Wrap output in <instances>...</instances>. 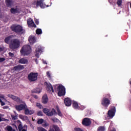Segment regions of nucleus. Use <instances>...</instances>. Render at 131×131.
I'll return each mask as SVG.
<instances>
[{"label": "nucleus", "mask_w": 131, "mask_h": 131, "mask_svg": "<svg viewBox=\"0 0 131 131\" xmlns=\"http://www.w3.org/2000/svg\"><path fill=\"white\" fill-rule=\"evenodd\" d=\"M13 37V35L8 36L5 38L4 41L7 44H9H9V48L10 49H12V50H15V49H17L20 47L21 42L19 39L15 38L12 40Z\"/></svg>", "instance_id": "f257e3e1"}, {"label": "nucleus", "mask_w": 131, "mask_h": 131, "mask_svg": "<svg viewBox=\"0 0 131 131\" xmlns=\"http://www.w3.org/2000/svg\"><path fill=\"white\" fill-rule=\"evenodd\" d=\"M42 111L47 116H53V115H56L57 114L59 115V116H63V114L62 112H61V110H60L59 107H57V111L54 108H52V109L43 108Z\"/></svg>", "instance_id": "f03ea898"}, {"label": "nucleus", "mask_w": 131, "mask_h": 131, "mask_svg": "<svg viewBox=\"0 0 131 131\" xmlns=\"http://www.w3.org/2000/svg\"><path fill=\"white\" fill-rule=\"evenodd\" d=\"M11 29L12 32L17 34L23 35L25 32V30L20 25H12L11 27Z\"/></svg>", "instance_id": "7ed1b4c3"}, {"label": "nucleus", "mask_w": 131, "mask_h": 131, "mask_svg": "<svg viewBox=\"0 0 131 131\" xmlns=\"http://www.w3.org/2000/svg\"><path fill=\"white\" fill-rule=\"evenodd\" d=\"M31 47L30 45H24L20 49V54L25 56L26 55H29L31 53Z\"/></svg>", "instance_id": "20e7f679"}, {"label": "nucleus", "mask_w": 131, "mask_h": 131, "mask_svg": "<svg viewBox=\"0 0 131 131\" xmlns=\"http://www.w3.org/2000/svg\"><path fill=\"white\" fill-rule=\"evenodd\" d=\"M111 96L110 94H107L101 100V105L104 107H108L111 103Z\"/></svg>", "instance_id": "39448f33"}, {"label": "nucleus", "mask_w": 131, "mask_h": 131, "mask_svg": "<svg viewBox=\"0 0 131 131\" xmlns=\"http://www.w3.org/2000/svg\"><path fill=\"white\" fill-rule=\"evenodd\" d=\"M38 73H34V72H31V73L28 74V79L30 82L36 81L38 79Z\"/></svg>", "instance_id": "423d86ee"}, {"label": "nucleus", "mask_w": 131, "mask_h": 131, "mask_svg": "<svg viewBox=\"0 0 131 131\" xmlns=\"http://www.w3.org/2000/svg\"><path fill=\"white\" fill-rule=\"evenodd\" d=\"M45 0H40V1H34L33 4L36 5V8H38L39 6L41 8H46V7H49V6H47L46 4H44L43 2Z\"/></svg>", "instance_id": "0eeeda50"}, {"label": "nucleus", "mask_w": 131, "mask_h": 131, "mask_svg": "<svg viewBox=\"0 0 131 131\" xmlns=\"http://www.w3.org/2000/svg\"><path fill=\"white\" fill-rule=\"evenodd\" d=\"M57 90H58V95L59 97H61V96H64L66 95V89L63 85H59L57 88Z\"/></svg>", "instance_id": "6e6552de"}, {"label": "nucleus", "mask_w": 131, "mask_h": 131, "mask_svg": "<svg viewBox=\"0 0 131 131\" xmlns=\"http://www.w3.org/2000/svg\"><path fill=\"white\" fill-rule=\"evenodd\" d=\"M116 111V109L115 106H112L107 112V116L108 117H110V118H113L114 116L115 115Z\"/></svg>", "instance_id": "1a4fd4ad"}, {"label": "nucleus", "mask_w": 131, "mask_h": 131, "mask_svg": "<svg viewBox=\"0 0 131 131\" xmlns=\"http://www.w3.org/2000/svg\"><path fill=\"white\" fill-rule=\"evenodd\" d=\"M82 123L85 126H89V125H91L92 122L90 118L85 117L82 119Z\"/></svg>", "instance_id": "9d476101"}, {"label": "nucleus", "mask_w": 131, "mask_h": 131, "mask_svg": "<svg viewBox=\"0 0 131 131\" xmlns=\"http://www.w3.org/2000/svg\"><path fill=\"white\" fill-rule=\"evenodd\" d=\"M27 25L29 28H36L37 26L34 24V21H33L32 18H29V19H27Z\"/></svg>", "instance_id": "9b49d317"}, {"label": "nucleus", "mask_w": 131, "mask_h": 131, "mask_svg": "<svg viewBox=\"0 0 131 131\" xmlns=\"http://www.w3.org/2000/svg\"><path fill=\"white\" fill-rule=\"evenodd\" d=\"M43 49V48L42 47V46H38L37 48L36 49V54L35 56L36 57L39 58L40 54H41V52H42V50Z\"/></svg>", "instance_id": "f8f14e48"}, {"label": "nucleus", "mask_w": 131, "mask_h": 131, "mask_svg": "<svg viewBox=\"0 0 131 131\" xmlns=\"http://www.w3.org/2000/svg\"><path fill=\"white\" fill-rule=\"evenodd\" d=\"M23 69H25V66L23 64H17L13 67V70L15 71H21Z\"/></svg>", "instance_id": "ddd939ff"}, {"label": "nucleus", "mask_w": 131, "mask_h": 131, "mask_svg": "<svg viewBox=\"0 0 131 131\" xmlns=\"http://www.w3.org/2000/svg\"><path fill=\"white\" fill-rule=\"evenodd\" d=\"M25 105V108L24 109L25 110V114L28 115V114H33L34 113V110H29V109L28 108L27 105Z\"/></svg>", "instance_id": "4468645a"}, {"label": "nucleus", "mask_w": 131, "mask_h": 131, "mask_svg": "<svg viewBox=\"0 0 131 131\" xmlns=\"http://www.w3.org/2000/svg\"><path fill=\"white\" fill-rule=\"evenodd\" d=\"M64 103L66 106H71L72 104V100L70 98H65Z\"/></svg>", "instance_id": "2eb2a0df"}, {"label": "nucleus", "mask_w": 131, "mask_h": 131, "mask_svg": "<svg viewBox=\"0 0 131 131\" xmlns=\"http://www.w3.org/2000/svg\"><path fill=\"white\" fill-rule=\"evenodd\" d=\"M26 106L25 104H20V105H17L16 106V109L17 111H20L21 110H24L25 109Z\"/></svg>", "instance_id": "dca6fc26"}, {"label": "nucleus", "mask_w": 131, "mask_h": 131, "mask_svg": "<svg viewBox=\"0 0 131 131\" xmlns=\"http://www.w3.org/2000/svg\"><path fill=\"white\" fill-rule=\"evenodd\" d=\"M47 90L49 92H52V93H54V90L53 89V85L51 84V83H46Z\"/></svg>", "instance_id": "f3484780"}, {"label": "nucleus", "mask_w": 131, "mask_h": 131, "mask_svg": "<svg viewBox=\"0 0 131 131\" xmlns=\"http://www.w3.org/2000/svg\"><path fill=\"white\" fill-rule=\"evenodd\" d=\"M10 12L12 14H16V13H20V10L18 8H11L10 9Z\"/></svg>", "instance_id": "a211bd4d"}, {"label": "nucleus", "mask_w": 131, "mask_h": 131, "mask_svg": "<svg viewBox=\"0 0 131 131\" xmlns=\"http://www.w3.org/2000/svg\"><path fill=\"white\" fill-rule=\"evenodd\" d=\"M48 101L49 99L47 95H44V96L42 97V102L43 103V104H47Z\"/></svg>", "instance_id": "6ab92c4d"}, {"label": "nucleus", "mask_w": 131, "mask_h": 131, "mask_svg": "<svg viewBox=\"0 0 131 131\" xmlns=\"http://www.w3.org/2000/svg\"><path fill=\"white\" fill-rule=\"evenodd\" d=\"M5 3L7 7H12L13 4V0H6Z\"/></svg>", "instance_id": "aec40b11"}, {"label": "nucleus", "mask_w": 131, "mask_h": 131, "mask_svg": "<svg viewBox=\"0 0 131 131\" xmlns=\"http://www.w3.org/2000/svg\"><path fill=\"white\" fill-rule=\"evenodd\" d=\"M41 91L40 89L37 88V89H34V90H32L31 91V93L32 94H39L41 93Z\"/></svg>", "instance_id": "412c9836"}, {"label": "nucleus", "mask_w": 131, "mask_h": 131, "mask_svg": "<svg viewBox=\"0 0 131 131\" xmlns=\"http://www.w3.org/2000/svg\"><path fill=\"white\" fill-rule=\"evenodd\" d=\"M18 62H19V63H27V62H28V59H26V58H20L18 60Z\"/></svg>", "instance_id": "4be33fe9"}, {"label": "nucleus", "mask_w": 131, "mask_h": 131, "mask_svg": "<svg viewBox=\"0 0 131 131\" xmlns=\"http://www.w3.org/2000/svg\"><path fill=\"white\" fill-rule=\"evenodd\" d=\"M73 107L75 108V109H79L78 103L76 101L73 102Z\"/></svg>", "instance_id": "5701e85b"}, {"label": "nucleus", "mask_w": 131, "mask_h": 131, "mask_svg": "<svg viewBox=\"0 0 131 131\" xmlns=\"http://www.w3.org/2000/svg\"><path fill=\"white\" fill-rule=\"evenodd\" d=\"M19 117L23 120H25L26 119H28V116H27V115H23L22 114H19Z\"/></svg>", "instance_id": "b1692460"}, {"label": "nucleus", "mask_w": 131, "mask_h": 131, "mask_svg": "<svg viewBox=\"0 0 131 131\" xmlns=\"http://www.w3.org/2000/svg\"><path fill=\"white\" fill-rule=\"evenodd\" d=\"M29 41V42H31L32 43H35L36 42L35 37H30Z\"/></svg>", "instance_id": "393cba45"}, {"label": "nucleus", "mask_w": 131, "mask_h": 131, "mask_svg": "<svg viewBox=\"0 0 131 131\" xmlns=\"http://www.w3.org/2000/svg\"><path fill=\"white\" fill-rule=\"evenodd\" d=\"M97 131H105V128L104 126H100L97 128Z\"/></svg>", "instance_id": "a878e982"}, {"label": "nucleus", "mask_w": 131, "mask_h": 131, "mask_svg": "<svg viewBox=\"0 0 131 131\" xmlns=\"http://www.w3.org/2000/svg\"><path fill=\"white\" fill-rule=\"evenodd\" d=\"M36 33L37 35H41L42 34V31L41 29H37L36 30Z\"/></svg>", "instance_id": "bb28decb"}, {"label": "nucleus", "mask_w": 131, "mask_h": 131, "mask_svg": "<svg viewBox=\"0 0 131 131\" xmlns=\"http://www.w3.org/2000/svg\"><path fill=\"white\" fill-rule=\"evenodd\" d=\"M8 97L11 98L13 100H17L18 99V97H16V96H14L13 95H8Z\"/></svg>", "instance_id": "cd10ccee"}, {"label": "nucleus", "mask_w": 131, "mask_h": 131, "mask_svg": "<svg viewBox=\"0 0 131 131\" xmlns=\"http://www.w3.org/2000/svg\"><path fill=\"white\" fill-rule=\"evenodd\" d=\"M53 126L55 131H61L60 128L57 125H53Z\"/></svg>", "instance_id": "c85d7f7f"}, {"label": "nucleus", "mask_w": 131, "mask_h": 131, "mask_svg": "<svg viewBox=\"0 0 131 131\" xmlns=\"http://www.w3.org/2000/svg\"><path fill=\"white\" fill-rule=\"evenodd\" d=\"M43 121L44 119L43 118H40V119L37 120V123L38 124H41V123H43Z\"/></svg>", "instance_id": "c756f323"}, {"label": "nucleus", "mask_w": 131, "mask_h": 131, "mask_svg": "<svg viewBox=\"0 0 131 131\" xmlns=\"http://www.w3.org/2000/svg\"><path fill=\"white\" fill-rule=\"evenodd\" d=\"M37 130L38 131H47V130H46L44 128H42V127H38L37 128Z\"/></svg>", "instance_id": "7c9ffc66"}, {"label": "nucleus", "mask_w": 131, "mask_h": 131, "mask_svg": "<svg viewBox=\"0 0 131 131\" xmlns=\"http://www.w3.org/2000/svg\"><path fill=\"white\" fill-rule=\"evenodd\" d=\"M11 117H12L13 120H15L18 117L17 115H13V114H11Z\"/></svg>", "instance_id": "2f4dec72"}, {"label": "nucleus", "mask_w": 131, "mask_h": 131, "mask_svg": "<svg viewBox=\"0 0 131 131\" xmlns=\"http://www.w3.org/2000/svg\"><path fill=\"white\" fill-rule=\"evenodd\" d=\"M51 119L54 122H58V121H59V119L57 118V117H53V118H51Z\"/></svg>", "instance_id": "473e14b6"}, {"label": "nucleus", "mask_w": 131, "mask_h": 131, "mask_svg": "<svg viewBox=\"0 0 131 131\" xmlns=\"http://www.w3.org/2000/svg\"><path fill=\"white\" fill-rule=\"evenodd\" d=\"M23 129V126L22 124H19V125H18L19 131H22Z\"/></svg>", "instance_id": "72a5a7b5"}, {"label": "nucleus", "mask_w": 131, "mask_h": 131, "mask_svg": "<svg viewBox=\"0 0 131 131\" xmlns=\"http://www.w3.org/2000/svg\"><path fill=\"white\" fill-rule=\"evenodd\" d=\"M86 108V106H84L83 105H81L80 106H79V109L80 110H84Z\"/></svg>", "instance_id": "f704fd0d"}, {"label": "nucleus", "mask_w": 131, "mask_h": 131, "mask_svg": "<svg viewBox=\"0 0 131 131\" xmlns=\"http://www.w3.org/2000/svg\"><path fill=\"white\" fill-rule=\"evenodd\" d=\"M7 131H12L13 128L11 127V126H7Z\"/></svg>", "instance_id": "c9c22d12"}, {"label": "nucleus", "mask_w": 131, "mask_h": 131, "mask_svg": "<svg viewBox=\"0 0 131 131\" xmlns=\"http://www.w3.org/2000/svg\"><path fill=\"white\" fill-rule=\"evenodd\" d=\"M117 4L118 6H121L122 4V0H117Z\"/></svg>", "instance_id": "e433bc0d"}, {"label": "nucleus", "mask_w": 131, "mask_h": 131, "mask_svg": "<svg viewBox=\"0 0 131 131\" xmlns=\"http://www.w3.org/2000/svg\"><path fill=\"white\" fill-rule=\"evenodd\" d=\"M36 106H37V107H38V108H39L40 109H41L43 107L42 105H41V104H40V103H37Z\"/></svg>", "instance_id": "4c0bfd02"}, {"label": "nucleus", "mask_w": 131, "mask_h": 131, "mask_svg": "<svg viewBox=\"0 0 131 131\" xmlns=\"http://www.w3.org/2000/svg\"><path fill=\"white\" fill-rule=\"evenodd\" d=\"M47 75L50 79H52V76H51V74L50 73V72H47Z\"/></svg>", "instance_id": "58836bf2"}, {"label": "nucleus", "mask_w": 131, "mask_h": 131, "mask_svg": "<svg viewBox=\"0 0 131 131\" xmlns=\"http://www.w3.org/2000/svg\"><path fill=\"white\" fill-rule=\"evenodd\" d=\"M9 55L10 57H14V53H12V52H9Z\"/></svg>", "instance_id": "ea45409f"}, {"label": "nucleus", "mask_w": 131, "mask_h": 131, "mask_svg": "<svg viewBox=\"0 0 131 131\" xmlns=\"http://www.w3.org/2000/svg\"><path fill=\"white\" fill-rule=\"evenodd\" d=\"M37 115H39V116H42L43 112L42 111H39L37 112Z\"/></svg>", "instance_id": "a19ab883"}, {"label": "nucleus", "mask_w": 131, "mask_h": 131, "mask_svg": "<svg viewBox=\"0 0 131 131\" xmlns=\"http://www.w3.org/2000/svg\"><path fill=\"white\" fill-rule=\"evenodd\" d=\"M6 60L5 57H0V62H3Z\"/></svg>", "instance_id": "79ce46f5"}, {"label": "nucleus", "mask_w": 131, "mask_h": 131, "mask_svg": "<svg viewBox=\"0 0 131 131\" xmlns=\"http://www.w3.org/2000/svg\"><path fill=\"white\" fill-rule=\"evenodd\" d=\"M34 21H35V23L36 24V25H39V21L38 19H37V18H35Z\"/></svg>", "instance_id": "37998d69"}, {"label": "nucleus", "mask_w": 131, "mask_h": 131, "mask_svg": "<svg viewBox=\"0 0 131 131\" xmlns=\"http://www.w3.org/2000/svg\"><path fill=\"white\" fill-rule=\"evenodd\" d=\"M74 130L75 131H83V130H82L80 128H75Z\"/></svg>", "instance_id": "c03bdc74"}, {"label": "nucleus", "mask_w": 131, "mask_h": 131, "mask_svg": "<svg viewBox=\"0 0 131 131\" xmlns=\"http://www.w3.org/2000/svg\"><path fill=\"white\" fill-rule=\"evenodd\" d=\"M5 118L4 117H2V116L0 115V121H3V120H5Z\"/></svg>", "instance_id": "a18cd8bd"}, {"label": "nucleus", "mask_w": 131, "mask_h": 131, "mask_svg": "<svg viewBox=\"0 0 131 131\" xmlns=\"http://www.w3.org/2000/svg\"><path fill=\"white\" fill-rule=\"evenodd\" d=\"M49 131H55L54 127H53V128H51L50 129H49Z\"/></svg>", "instance_id": "49530a36"}, {"label": "nucleus", "mask_w": 131, "mask_h": 131, "mask_svg": "<svg viewBox=\"0 0 131 131\" xmlns=\"http://www.w3.org/2000/svg\"><path fill=\"white\" fill-rule=\"evenodd\" d=\"M4 48V47H1V46H0V52H1L2 51H3Z\"/></svg>", "instance_id": "de8ad7c7"}, {"label": "nucleus", "mask_w": 131, "mask_h": 131, "mask_svg": "<svg viewBox=\"0 0 131 131\" xmlns=\"http://www.w3.org/2000/svg\"><path fill=\"white\" fill-rule=\"evenodd\" d=\"M33 96L35 99H38V96L37 95H33Z\"/></svg>", "instance_id": "09e8293b"}, {"label": "nucleus", "mask_w": 131, "mask_h": 131, "mask_svg": "<svg viewBox=\"0 0 131 131\" xmlns=\"http://www.w3.org/2000/svg\"><path fill=\"white\" fill-rule=\"evenodd\" d=\"M1 105H2V106H4V105H5V102H3V101H2V100Z\"/></svg>", "instance_id": "8fccbe9b"}, {"label": "nucleus", "mask_w": 131, "mask_h": 131, "mask_svg": "<svg viewBox=\"0 0 131 131\" xmlns=\"http://www.w3.org/2000/svg\"><path fill=\"white\" fill-rule=\"evenodd\" d=\"M0 98H2V99H4L5 96H4L3 95H0Z\"/></svg>", "instance_id": "3c124183"}, {"label": "nucleus", "mask_w": 131, "mask_h": 131, "mask_svg": "<svg viewBox=\"0 0 131 131\" xmlns=\"http://www.w3.org/2000/svg\"><path fill=\"white\" fill-rule=\"evenodd\" d=\"M43 125V126H48V125H48V124H47V123H45L44 124V125Z\"/></svg>", "instance_id": "603ef678"}, {"label": "nucleus", "mask_w": 131, "mask_h": 131, "mask_svg": "<svg viewBox=\"0 0 131 131\" xmlns=\"http://www.w3.org/2000/svg\"><path fill=\"white\" fill-rule=\"evenodd\" d=\"M43 63H45V64H47L48 62H47L46 60H43Z\"/></svg>", "instance_id": "864d4df0"}, {"label": "nucleus", "mask_w": 131, "mask_h": 131, "mask_svg": "<svg viewBox=\"0 0 131 131\" xmlns=\"http://www.w3.org/2000/svg\"><path fill=\"white\" fill-rule=\"evenodd\" d=\"M111 131H116V129L115 128H113L112 130H111Z\"/></svg>", "instance_id": "5fc2aeb1"}, {"label": "nucleus", "mask_w": 131, "mask_h": 131, "mask_svg": "<svg viewBox=\"0 0 131 131\" xmlns=\"http://www.w3.org/2000/svg\"><path fill=\"white\" fill-rule=\"evenodd\" d=\"M35 60L36 63H38V60H37V58H36V59H35Z\"/></svg>", "instance_id": "6e6d98bb"}, {"label": "nucleus", "mask_w": 131, "mask_h": 131, "mask_svg": "<svg viewBox=\"0 0 131 131\" xmlns=\"http://www.w3.org/2000/svg\"><path fill=\"white\" fill-rule=\"evenodd\" d=\"M21 131H27V130H26V129H24V128L23 127Z\"/></svg>", "instance_id": "4d7b16f0"}, {"label": "nucleus", "mask_w": 131, "mask_h": 131, "mask_svg": "<svg viewBox=\"0 0 131 131\" xmlns=\"http://www.w3.org/2000/svg\"><path fill=\"white\" fill-rule=\"evenodd\" d=\"M2 99H0V102H1V104H2Z\"/></svg>", "instance_id": "13d9d810"}, {"label": "nucleus", "mask_w": 131, "mask_h": 131, "mask_svg": "<svg viewBox=\"0 0 131 131\" xmlns=\"http://www.w3.org/2000/svg\"><path fill=\"white\" fill-rule=\"evenodd\" d=\"M12 131H16V130H15V129H14L13 130V129H12Z\"/></svg>", "instance_id": "bf43d9fd"}, {"label": "nucleus", "mask_w": 131, "mask_h": 131, "mask_svg": "<svg viewBox=\"0 0 131 131\" xmlns=\"http://www.w3.org/2000/svg\"><path fill=\"white\" fill-rule=\"evenodd\" d=\"M0 76H2V74H1V73H0Z\"/></svg>", "instance_id": "052dcab7"}, {"label": "nucleus", "mask_w": 131, "mask_h": 131, "mask_svg": "<svg viewBox=\"0 0 131 131\" xmlns=\"http://www.w3.org/2000/svg\"><path fill=\"white\" fill-rule=\"evenodd\" d=\"M130 8H131V3H130Z\"/></svg>", "instance_id": "680f3d73"}, {"label": "nucleus", "mask_w": 131, "mask_h": 131, "mask_svg": "<svg viewBox=\"0 0 131 131\" xmlns=\"http://www.w3.org/2000/svg\"><path fill=\"white\" fill-rule=\"evenodd\" d=\"M130 84L131 85V80H130Z\"/></svg>", "instance_id": "e2e57ef3"}, {"label": "nucleus", "mask_w": 131, "mask_h": 131, "mask_svg": "<svg viewBox=\"0 0 131 131\" xmlns=\"http://www.w3.org/2000/svg\"><path fill=\"white\" fill-rule=\"evenodd\" d=\"M0 131H2V130H1V129H0Z\"/></svg>", "instance_id": "0e129e2a"}]
</instances>
